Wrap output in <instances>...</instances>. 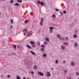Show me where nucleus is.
Listing matches in <instances>:
<instances>
[{
	"mask_svg": "<svg viewBox=\"0 0 79 79\" xmlns=\"http://www.w3.org/2000/svg\"><path fill=\"white\" fill-rule=\"evenodd\" d=\"M38 4L39 5H44V3L43 2H40V1L38 0L37 1Z\"/></svg>",
	"mask_w": 79,
	"mask_h": 79,
	"instance_id": "f257e3e1",
	"label": "nucleus"
},
{
	"mask_svg": "<svg viewBox=\"0 0 79 79\" xmlns=\"http://www.w3.org/2000/svg\"><path fill=\"white\" fill-rule=\"evenodd\" d=\"M32 31H29L28 33L27 34V36H30V35H32Z\"/></svg>",
	"mask_w": 79,
	"mask_h": 79,
	"instance_id": "f03ea898",
	"label": "nucleus"
},
{
	"mask_svg": "<svg viewBox=\"0 0 79 79\" xmlns=\"http://www.w3.org/2000/svg\"><path fill=\"white\" fill-rule=\"evenodd\" d=\"M38 74H39L40 76H44V73H43L41 72H39Z\"/></svg>",
	"mask_w": 79,
	"mask_h": 79,
	"instance_id": "7ed1b4c3",
	"label": "nucleus"
},
{
	"mask_svg": "<svg viewBox=\"0 0 79 79\" xmlns=\"http://www.w3.org/2000/svg\"><path fill=\"white\" fill-rule=\"evenodd\" d=\"M49 29H50V32L51 33L53 31V29H54V27H49Z\"/></svg>",
	"mask_w": 79,
	"mask_h": 79,
	"instance_id": "20e7f679",
	"label": "nucleus"
},
{
	"mask_svg": "<svg viewBox=\"0 0 79 79\" xmlns=\"http://www.w3.org/2000/svg\"><path fill=\"white\" fill-rule=\"evenodd\" d=\"M23 32H24V33H27V32H28V30L26 29H25L23 30Z\"/></svg>",
	"mask_w": 79,
	"mask_h": 79,
	"instance_id": "39448f33",
	"label": "nucleus"
},
{
	"mask_svg": "<svg viewBox=\"0 0 79 79\" xmlns=\"http://www.w3.org/2000/svg\"><path fill=\"white\" fill-rule=\"evenodd\" d=\"M44 21V18H42L40 22V25L41 26H42V21Z\"/></svg>",
	"mask_w": 79,
	"mask_h": 79,
	"instance_id": "423d86ee",
	"label": "nucleus"
},
{
	"mask_svg": "<svg viewBox=\"0 0 79 79\" xmlns=\"http://www.w3.org/2000/svg\"><path fill=\"white\" fill-rule=\"evenodd\" d=\"M47 75L48 77H50L51 76V75L50 74V72H48L47 73Z\"/></svg>",
	"mask_w": 79,
	"mask_h": 79,
	"instance_id": "0eeeda50",
	"label": "nucleus"
},
{
	"mask_svg": "<svg viewBox=\"0 0 79 79\" xmlns=\"http://www.w3.org/2000/svg\"><path fill=\"white\" fill-rule=\"evenodd\" d=\"M26 46L27 48H29V49H31V47L29 45H28V44H27Z\"/></svg>",
	"mask_w": 79,
	"mask_h": 79,
	"instance_id": "6e6552de",
	"label": "nucleus"
},
{
	"mask_svg": "<svg viewBox=\"0 0 79 79\" xmlns=\"http://www.w3.org/2000/svg\"><path fill=\"white\" fill-rule=\"evenodd\" d=\"M30 21L29 20H26L24 22V23H25V24H27L28 22H29Z\"/></svg>",
	"mask_w": 79,
	"mask_h": 79,
	"instance_id": "1a4fd4ad",
	"label": "nucleus"
},
{
	"mask_svg": "<svg viewBox=\"0 0 79 79\" xmlns=\"http://www.w3.org/2000/svg\"><path fill=\"white\" fill-rule=\"evenodd\" d=\"M31 54H32V55H33L35 56V53H34V52L31 51Z\"/></svg>",
	"mask_w": 79,
	"mask_h": 79,
	"instance_id": "9d476101",
	"label": "nucleus"
},
{
	"mask_svg": "<svg viewBox=\"0 0 79 79\" xmlns=\"http://www.w3.org/2000/svg\"><path fill=\"white\" fill-rule=\"evenodd\" d=\"M30 43L31 45H32L33 44H35V43L32 41H30Z\"/></svg>",
	"mask_w": 79,
	"mask_h": 79,
	"instance_id": "9b49d317",
	"label": "nucleus"
},
{
	"mask_svg": "<svg viewBox=\"0 0 79 79\" xmlns=\"http://www.w3.org/2000/svg\"><path fill=\"white\" fill-rule=\"evenodd\" d=\"M19 6V4L18 3H16L15 4V6Z\"/></svg>",
	"mask_w": 79,
	"mask_h": 79,
	"instance_id": "f8f14e48",
	"label": "nucleus"
},
{
	"mask_svg": "<svg viewBox=\"0 0 79 79\" xmlns=\"http://www.w3.org/2000/svg\"><path fill=\"white\" fill-rule=\"evenodd\" d=\"M17 2L19 3H22L23 1H22V0H18Z\"/></svg>",
	"mask_w": 79,
	"mask_h": 79,
	"instance_id": "ddd939ff",
	"label": "nucleus"
},
{
	"mask_svg": "<svg viewBox=\"0 0 79 79\" xmlns=\"http://www.w3.org/2000/svg\"><path fill=\"white\" fill-rule=\"evenodd\" d=\"M43 57H46L47 56V54L45 53H44L43 55Z\"/></svg>",
	"mask_w": 79,
	"mask_h": 79,
	"instance_id": "4468645a",
	"label": "nucleus"
},
{
	"mask_svg": "<svg viewBox=\"0 0 79 79\" xmlns=\"http://www.w3.org/2000/svg\"><path fill=\"white\" fill-rule=\"evenodd\" d=\"M71 66H74V63L73 62L71 63Z\"/></svg>",
	"mask_w": 79,
	"mask_h": 79,
	"instance_id": "2eb2a0df",
	"label": "nucleus"
},
{
	"mask_svg": "<svg viewBox=\"0 0 79 79\" xmlns=\"http://www.w3.org/2000/svg\"><path fill=\"white\" fill-rule=\"evenodd\" d=\"M37 68H38V67L36 65L34 66V67H33L34 69H37Z\"/></svg>",
	"mask_w": 79,
	"mask_h": 79,
	"instance_id": "dca6fc26",
	"label": "nucleus"
},
{
	"mask_svg": "<svg viewBox=\"0 0 79 79\" xmlns=\"http://www.w3.org/2000/svg\"><path fill=\"white\" fill-rule=\"evenodd\" d=\"M55 63L56 64H58V63H59L58 60H56L55 61Z\"/></svg>",
	"mask_w": 79,
	"mask_h": 79,
	"instance_id": "f3484780",
	"label": "nucleus"
},
{
	"mask_svg": "<svg viewBox=\"0 0 79 79\" xmlns=\"http://www.w3.org/2000/svg\"><path fill=\"white\" fill-rule=\"evenodd\" d=\"M31 47H34V48H35V45L34 44H33L32 45Z\"/></svg>",
	"mask_w": 79,
	"mask_h": 79,
	"instance_id": "a211bd4d",
	"label": "nucleus"
},
{
	"mask_svg": "<svg viewBox=\"0 0 79 79\" xmlns=\"http://www.w3.org/2000/svg\"><path fill=\"white\" fill-rule=\"evenodd\" d=\"M61 48L62 50H64L65 49V48H64V47L63 46H61Z\"/></svg>",
	"mask_w": 79,
	"mask_h": 79,
	"instance_id": "6ab92c4d",
	"label": "nucleus"
},
{
	"mask_svg": "<svg viewBox=\"0 0 79 79\" xmlns=\"http://www.w3.org/2000/svg\"><path fill=\"white\" fill-rule=\"evenodd\" d=\"M13 47H14V48L15 49H16V45H15V44H14V45H13Z\"/></svg>",
	"mask_w": 79,
	"mask_h": 79,
	"instance_id": "aec40b11",
	"label": "nucleus"
},
{
	"mask_svg": "<svg viewBox=\"0 0 79 79\" xmlns=\"http://www.w3.org/2000/svg\"><path fill=\"white\" fill-rule=\"evenodd\" d=\"M45 39L46 40V41H47V42H48L49 40V38H46Z\"/></svg>",
	"mask_w": 79,
	"mask_h": 79,
	"instance_id": "412c9836",
	"label": "nucleus"
},
{
	"mask_svg": "<svg viewBox=\"0 0 79 79\" xmlns=\"http://www.w3.org/2000/svg\"><path fill=\"white\" fill-rule=\"evenodd\" d=\"M17 79H21V77H19V76H17Z\"/></svg>",
	"mask_w": 79,
	"mask_h": 79,
	"instance_id": "4be33fe9",
	"label": "nucleus"
},
{
	"mask_svg": "<svg viewBox=\"0 0 79 79\" xmlns=\"http://www.w3.org/2000/svg\"><path fill=\"white\" fill-rule=\"evenodd\" d=\"M13 2H14L13 0H11L10 3H13Z\"/></svg>",
	"mask_w": 79,
	"mask_h": 79,
	"instance_id": "5701e85b",
	"label": "nucleus"
},
{
	"mask_svg": "<svg viewBox=\"0 0 79 79\" xmlns=\"http://www.w3.org/2000/svg\"><path fill=\"white\" fill-rule=\"evenodd\" d=\"M63 14H66V10H64V11L63 12Z\"/></svg>",
	"mask_w": 79,
	"mask_h": 79,
	"instance_id": "b1692460",
	"label": "nucleus"
},
{
	"mask_svg": "<svg viewBox=\"0 0 79 79\" xmlns=\"http://www.w3.org/2000/svg\"><path fill=\"white\" fill-rule=\"evenodd\" d=\"M10 22H11L12 24H13V20L12 19H11Z\"/></svg>",
	"mask_w": 79,
	"mask_h": 79,
	"instance_id": "393cba45",
	"label": "nucleus"
},
{
	"mask_svg": "<svg viewBox=\"0 0 79 79\" xmlns=\"http://www.w3.org/2000/svg\"><path fill=\"white\" fill-rule=\"evenodd\" d=\"M57 37H58V38H60L61 37V36L59 34L57 35Z\"/></svg>",
	"mask_w": 79,
	"mask_h": 79,
	"instance_id": "a878e982",
	"label": "nucleus"
},
{
	"mask_svg": "<svg viewBox=\"0 0 79 79\" xmlns=\"http://www.w3.org/2000/svg\"><path fill=\"white\" fill-rule=\"evenodd\" d=\"M75 46L76 47H77V43H75Z\"/></svg>",
	"mask_w": 79,
	"mask_h": 79,
	"instance_id": "bb28decb",
	"label": "nucleus"
},
{
	"mask_svg": "<svg viewBox=\"0 0 79 79\" xmlns=\"http://www.w3.org/2000/svg\"><path fill=\"white\" fill-rule=\"evenodd\" d=\"M40 50L42 52H44V48H42Z\"/></svg>",
	"mask_w": 79,
	"mask_h": 79,
	"instance_id": "cd10ccee",
	"label": "nucleus"
},
{
	"mask_svg": "<svg viewBox=\"0 0 79 79\" xmlns=\"http://www.w3.org/2000/svg\"><path fill=\"white\" fill-rule=\"evenodd\" d=\"M74 37H75V38H76L77 37V35H73Z\"/></svg>",
	"mask_w": 79,
	"mask_h": 79,
	"instance_id": "c85d7f7f",
	"label": "nucleus"
},
{
	"mask_svg": "<svg viewBox=\"0 0 79 79\" xmlns=\"http://www.w3.org/2000/svg\"><path fill=\"white\" fill-rule=\"evenodd\" d=\"M41 47H42V48H45V47H44V45H41Z\"/></svg>",
	"mask_w": 79,
	"mask_h": 79,
	"instance_id": "c756f323",
	"label": "nucleus"
},
{
	"mask_svg": "<svg viewBox=\"0 0 79 79\" xmlns=\"http://www.w3.org/2000/svg\"><path fill=\"white\" fill-rule=\"evenodd\" d=\"M10 27L11 29H13V26L12 25H11L10 26Z\"/></svg>",
	"mask_w": 79,
	"mask_h": 79,
	"instance_id": "7c9ffc66",
	"label": "nucleus"
},
{
	"mask_svg": "<svg viewBox=\"0 0 79 79\" xmlns=\"http://www.w3.org/2000/svg\"><path fill=\"white\" fill-rule=\"evenodd\" d=\"M59 39L60 40H62V38H61V37L60 36V38H59Z\"/></svg>",
	"mask_w": 79,
	"mask_h": 79,
	"instance_id": "2f4dec72",
	"label": "nucleus"
},
{
	"mask_svg": "<svg viewBox=\"0 0 79 79\" xmlns=\"http://www.w3.org/2000/svg\"><path fill=\"white\" fill-rule=\"evenodd\" d=\"M44 44H45V45H47V42H44Z\"/></svg>",
	"mask_w": 79,
	"mask_h": 79,
	"instance_id": "473e14b6",
	"label": "nucleus"
},
{
	"mask_svg": "<svg viewBox=\"0 0 79 79\" xmlns=\"http://www.w3.org/2000/svg\"><path fill=\"white\" fill-rule=\"evenodd\" d=\"M55 11H57V12L58 11V9H55Z\"/></svg>",
	"mask_w": 79,
	"mask_h": 79,
	"instance_id": "72a5a7b5",
	"label": "nucleus"
},
{
	"mask_svg": "<svg viewBox=\"0 0 79 79\" xmlns=\"http://www.w3.org/2000/svg\"><path fill=\"white\" fill-rule=\"evenodd\" d=\"M55 16H55V15H52V17L53 18H55Z\"/></svg>",
	"mask_w": 79,
	"mask_h": 79,
	"instance_id": "f704fd0d",
	"label": "nucleus"
},
{
	"mask_svg": "<svg viewBox=\"0 0 79 79\" xmlns=\"http://www.w3.org/2000/svg\"><path fill=\"white\" fill-rule=\"evenodd\" d=\"M64 72H65V73H67V72H68V70H64Z\"/></svg>",
	"mask_w": 79,
	"mask_h": 79,
	"instance_id": "c9c22d12",
	"label": "nucleus"
},
{
	"mask_svg": "<svg viewBox=\"0 0 79 79\" xmlns=\"http://www.w3.org/2000/svg\"><path fill=\"white\" fill-rule=\"evenodd\" d=\"M60 13L61 14V15H63V12H60Z\"/></svg>",
	"mask_w": 79,
	"mask_h": 79,
	"instance_id": "e433bc0d",
	"label": "nucleus"
},
{
	"mask_svg": "<svg viewBox=\"0 0 79 79\" xmlns=\"http://www.w3.org/2000/svg\"><path fill=\"white\" fill-rule=\"evenodd\" d=\"M7 77L8 78H10V75H8Z\"/></svg>",
	"mask_w": 79,
	"mask_h": 79,
	"instance_id": "4c0bfd02",
	"label": "nucleus"
},
{
	"mask_svg": "<svg viewBox=\"0 0 79 79\" xmlns=\"http://www.w3.org/2000/svg\"><path fill=\"white\" fill-rule=\"evenodd\" d=\"M38 45L40 46V42H38Z\"/></svg>",
	"mask_w": 79,
	"mask_h": 79,
	"instance_id": "58836bf2",
	"label": "nucleus"
},
{
	"mask_svg": "<svg viewBox=\"0 0 79 79\" xmlns=\"http://www.w3.org/2000/svg\"><path fill=\"white\" fill-rule=\"evenodd\" d=\"M76 74L77 75H79V72H77Z\"/></svg>",
	"mask_w": 79,
	"mask_h": 79,
	"instance_id": "ea45409f",
	"label": "nucleus"
},
{
	"mask_svg": "<svg viewBox=\"0 0 79 79\" xmlns=\"http://www.w3.org/2000/svg\"><path fill=\"white\" fill-rule=\"evenodd\" d=\"M13 55H16V54H15V52H13L12 53Z\"/></svg>",
	"mask_w": 79,
	"mask_h": 79,
	"instance_id": "a19ab883",
	"label": "nucleus"
},
{
	"mask_svg": "<svg viewBox=\"0 0 79 79\" xmlns=\"http://www.w3.org/2000/svg\"><path fill=\"white\" fill-rule=\"evenodd\" d=\"M66 40H68V37H66Z\"/></svg>",
	"mask_w": 79,
	"mask_h": 79,
	"instance_id": "79ce46f5",
	"label": "nucleus"
},
{
	"mask_svg": "<svg viewBox=\"0 0 79 79\" xmlns=\"http://www.w3.org/2000/svg\"><path fill=\"white\" fill-rule=\"evenodd\" d=\"M31 74H34V72L32 71Z\"/></svg>",
	"mask_w": 79,
	"mask_h": 79,
	"instance_id": "37998d69",
	"label": "nucleus"
},
{
	"mask_svg": "<svg viewBox=\"0 0 79 79\" xmlns=\"http://www.w3.org/2000/svg\"><path fill=\"white\" fill-rule=\"evenodd\" d=\"M21 49L22 50H24V48H22Z\"/></svg>",
	"mask_w": 79,
	"mask_h": 79,
	"instance_id": "c03bdc74",
	"label": "nucleus"
},
{
	"mask_svg": "<svg viewBox=\"0 0 79 79\" xmlns=\"http://www.w3.org/2000/svg\"><path fill=\"white\" fill-rule=\"evenodd\" d=\"M19 45H17V48H19Z\"/></svg>",
	"mask_w": 79,
	"mask_h": 79,
	"instance_id": "a18cd8bd",
	"label": "nucleus"
},
{
	"mask_svg": "<svg viewBox=\"0 0 79 79\" xmlns=\"http://www.w3.org/2000/svg\"><path fill=\"white\" fill-rule=\"evenodd\" d=\"M64 44H65V45H67V43L66 42H64Z\"/></svg>",
	"mask_w": 79,
	"mask_h": 79,
	"instance_id": "49530a36",
	"label": "nucleus"
},
{
	"mask_svg": "<svg viewBox=\"0 0 79 79\" xmlns=\"http://www.w3.org/2000/svg\"><path fill=\"white\" fill-rule=\"evenodd\" d=\"M69 79H71V77H68Z\"/></svg>",
	"mask_w": 79,
	"mask_h": 79,
	"instance_id": "de8ad7c7",
	"label": "nucleus"
},
{
	"mask_svg": "<svg viewBox=\"0 0 79 79\" xmlns=\"http://www.w3.org/2000/svg\"><path fill=\"white\" fill-rule=\"evenodd\" d=\"M63 63H65V61H64L63 62Z\"/></svg>",
	"mask_w": 79,
	"mask_h": 79,
	"instance_id": "09e8293b",
	"label": "nucleus"
},
{
	"mask_svg": "<svg viewBox=\"0 0 79 79\" xmlns=\"http://www.w3.org/2000/svg\"><path fill=\"white\" fill-rule=\"evenodd\" d=\"M62 40H64V38H62Z\"/></svg>",
	"mask_w": 79,
	"mask_h": 79,
	"instance_id": "8fccbe9b",
	"label": "nucleus"
},
{
	"mask_svg": "<svg viewBox=\"0 0 79 79\" xmlns=\"http://www.w3.org/2000/svg\"><path fill=\"white\" fill-rule=\"evenodd\" d=\"M1 77H3V75H2V74L1 75Z\"/></svg>",
	"mask_w": 79,
	"mask_h": 79,
	"instance_id": "3c124183",
	"label": "nucleus"
},
{
	"mask_svg": "<svg viewBox=\"0 0 79 79\" xmlns=\"http://www.w3.org/2000/svg\"><path fill=\"white\" fill-rule=\"evenodd\" d=\"M51 69H52V70H53V68H52Z\"/></svg>",
	"mask_w": 79,
	"mask_h": 79,
	"instance_id": "603ef678",
	"label": "nucleus"
},
{
	"mask_svg": "<svg viewBox=\"0 0 79 79\" xmlns=\"http://www.w3.org/2000/svg\"><path fill=\"white\" fill-rule=\"evenodd\" d=\"M23 79H26V78L25 77H23Z\"/></svg>",
	"mask_w": 79,
	"mask_h": 79,
	"instance_id": "864d4df0",
	"label": "nucleus"
},
{
	"mask_svg": "<svg viewBox=\"0 0 79 79\" xmlns=\"http://www.w3.org/2000/svg\"><path fill=\"white\" fill-rule=\"evenodd\" d=\"M36 22V21L35 20V21H34V23H35Z\"/></svg>",
	"mask_w": 79,
	"mask_h": 79,
	"instance_id": "5fc2aeb1",
	"label": "nucleus"
},
{
	"mask_svg": "<svg viewBox=\"0 0 79 79\" xmlns=\"http://www.w3.org/2000/svg\"><path fill=\"white\" fill-rule=\"evenodd\" d=\"M6 0H2V1H5Z\"/></svg>",
	"mask_w": 79,
	"mask_h": 79,
	"instance_id": "6e6d98bb",
	"label": "nucleus"
},
{
	"mask_svg": "<svg viewBox=\"0 0 79 79\" xmlns=\"http://www.w3.org/2000/svg\"><path fill=\"white\" fill-rule=\"evenodd\" d=\"M0 15H1V13L0 12Z\"/></svg>",
	"mask_w": 79,
	"mask_h": 79,
	"instance_id": "4d7b16f0",
	"label": "nucleus"
},
{
	"mask_svg": "<svg viewBox=\"0 0 79 79\" xmlns=\"http://www.w3.org/2000/svg\"><path fill=\"white\" fill-rule=\"evenodd\" d=\"M78 5L79 6V3H78Z\"/></svg>",
	"mask_w": 79,
	"mask_h": 79,
	"instance_id": "13d9d810",
	"label": "nucleus"
},
{
	"mask_svg": "<svg viewBox=\"0 0 79 79\" xmlns=\"http://www.w3.org/2000/svg\"><path fill=\"white\" fill-rule=\"evenodd\" d=\"M29 73H31V72H29Z\"/></svg>",
	"mask_w": 79,
	"mask_h": 79,
	"instance_id": "bf43d9fd",
	"label": "nucleus"
},
{
	"mask_svg": "<svg viewBox=\"0 0 79 79\" xmlns=\"http://www.w3.org/2000/svg\"><path fill=\"white\" fill-rule=\"evenodd\" d=\"M78 79H79V78H78Z\"/></svg>",
	"mask_w": 79,
	"mask_h": 79,
	"instance_id": "052dcab7",
	"label": "nucleus"
},
{
	"mask_svg": "<svg viewBox=\"0 0 79 79\" xmlns=\"http://www.w3.org/2000/svg\"><path fill=\"white\" fill-rule=\"evenodd\" d=\"M1 0H0V1H1Z\"/></svg>",
	"mask_w": 79,
	"mask_h": 79,
	"instance_id": "680f3d73",
	"label": "nucleus"
}]
</instances>
